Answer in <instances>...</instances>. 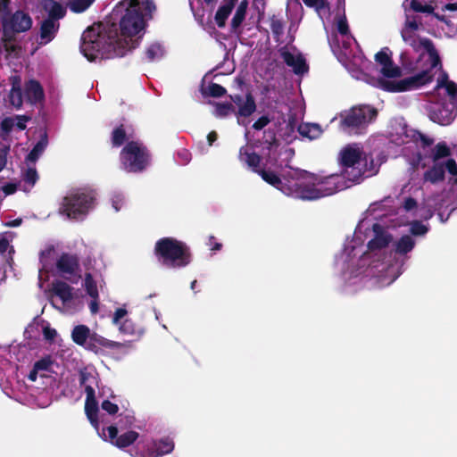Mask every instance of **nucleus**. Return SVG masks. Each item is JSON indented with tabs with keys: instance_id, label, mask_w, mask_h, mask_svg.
Wrapping results in <instances>:
<instances>
[{
	"instance_id": "1",
	"label": "nucleus",
	"mask_w": 457,
	"mask_h": 457,
	"mask_svg": "<svg viewBox=\"0 0 457 457\" xmlns=\"http://www.w3.org/2000/svg\"><path fill=\"white\" fill-rule=\"evenodd\" d=\"M436 208L431 197L424 198L419 206L413 198L404 201L400 217L397 221L391 220L390 225L375 223L372 226V238L368 242L364 251V230L366 223L361 221L351 239L345 243L343 251L336 257V267L343 279L350 286L361 283L366 277L378 278V286L386 287L393 283L400 275L397 266L386 260V247L392 242L393 236L390 228L409 225L410 231L414 236H423L428 231L427 225L418 221V219L428 220L433 216Z\"/></svg>"
},
{
	"instance_id": "2",
	"label": "nucleus",
	"mask_w": 457,
	"mask_h": 457,
	"mask_svg": "<svg viewBox=\"0 0 457 457\" xmlns=\"http://www.w3.org/2000/svg\"><path fill=\"white\" fill-rule=\"evenodd\" d=\"M420 25L408 16L401 31L403 40L419 54L411 70L415 73L408 78L399 79L401 70L394 65L388 48H383L375 55L379 66L380 75L372 77L370 81L373 86L388 92H405L420 88L431 82L442 69L440 57L432 42L419 36Z\"/></svg>"
},
{
	"instance_id": "3",
	"label": "nucleus",
	"mask_w": 457,
	"mask_h": 457,
	"mask_svg": "<svg viewBox=\"0 0 457 457\" xmlns=\"http://www.w3.org/2000/svg\"><path fill=\"white\" fill-rule=\"evenodd\" d=\"M155 6L150 0L138 2L129 0L125 13L120 20V36L108 41L103 34L102 25L95 24L84 31L80 50L90 62L104 56L109 57L111 52L115 55H123L125 49L130 50L138 46L145 34L146 19L151 16Z\"/></svg>"
},
{
	"instance_id": "4",
	"label": "nucleus",
	"mask_w": 457,
	"mask_h": 457,
	"mask_svg": "<svg viewBox=\"0 0 457 457\" xmlns=\"http://www.w3.org/2000/svg\"><path fill=\"white\" fill-rule=\"evenodd\" d=\"M338 4H344V0H337ZM302 3L312 9L323 23L324 29L328 33L329 45L337 55L338 61L347 69L352 76L357 79H367L371 75V63L367 61L361 53L355 52L356 45L354 37L349 31L345 11L338 10L332 19L331 0H288L287 12L293 8L300 10V17H303Z\"/></svg>"
},
{
	"instance_id": "5",
	"label": "nucleus",
	"mask_w": 457,
	"mask_h": 457,
	"mask_svg": "<svg viewBox=\"0 0 457 457\" xmlns=\"http://www.w3.org/2000/svg\"><path fill=\"white\" fill-rule=\"evenodd\" d=\"M341 173L321 175L303 171H294L293 178L303 182V187L287 188V193L300 197L301 200H317L332 195L338 191L358 183L367 173V157L358 144L344 146L338 154Z\"/></svg>"
},
{
	"instance_id": "6",
	"label": "nucleus",
	"mask_w": 457,
	"mask_h": 457,
	"mask_svg": "<svg viewBox=\"0 0 457 457\" xmlns=\"http://www.w3.org/2000/svg\"><path fill=\"white\" fill-rule=\"evenodd\" d=\"M435 77L436 85L425 109L433 122L446 126L457 115V84L450 80L442 69Z\"/></svg>"
},
{
	"instance_id": "7",
	"label": "nucleus",
	"mask_w": 457,
	"mask_h": 457,
	"mask_svg": "<svg viewBox=\"0 0 457 457\" xmlns=\"http://www.w3.org/2000/svg\"><path fill=\"white\" fill-rule=\"evenodd\" d=\"M239 160L253 171L258 173L265 182L278 189L285 195L300 199V197L290 195L286 191L287 188L303 187L302 180L293 178L294 171H303V170L290 168L282 173V178H278L274 172L259 167L260 157L248 145L240 148Z\"/></svg>"
},
{
	"instance_id": "8",
	"label": "nucleus",
	"mask_w": 457,
	"mask_h": 457,
	"mask_svg": "<svg viewBox=\"0 0 457 457\" xmlns=\"http://www.w3.org/2000/svg\"><path fill=\"white\" fill-rule=\"evenodd\" d=\"M32 26L30 16L21 11L13 13L9 19L3 20V37L0 43V53L7 59L18 57L20 48L13 43L12 33L29 30Z\"/></svg>"
},
{
	"instance_id": "9",
	"label": "nucleus",
	"mask_w": 457,
	"mask_h": 457,
	"mask_svg": "<svg viewBox=\"0 0 457 457\" xmlns=\"http://www.w3.org/2000/svg\"><path fill=\"white\" fill-rule=\"evenodd\" d=\"M158 260L168 267H183L189 263L190 255L187 245L176 239L165 237L155 245Z\"/></svg>"
},
{
	"instance_id": "10",
	"label": "nucleus",
	"mask_w": 457,
	"mask_h": 457,
	"mask_svg": "<svg viewBox=\"0 0 457 457\" xmlns=\"http://www.w3.org/2000/svg\"><path fill=\"white\" fill-rule=\"evenodd\" d=\"M94 197L90 193L81 189L74 190L63 197L59 212L69 220H82L92 209Z\"/></svg>"
},
{
	"instance_id": "11",
	"label": "nucleus",
	"mask_w": 457,
	"mask_h": 457,
	"mask_svg": "<svg viewBox=\"0 0 457 457\" xmlns=\"http://www.w3.org/2000/svg\"><path fill=\"white\" fill-rule=\"evenodd\" d=\"M52 303L64 314H74L83 308V297L67 283L56 280L52 284Z\"/></svg>"
},
{
	"instance_id": "12",
	"label": "nucleus",
	"mask_w": 457,
	"mask_h": 457,
	"mask_svg": "<svg viewBox=\"0 0 457 457\" xmlns=\"http://www.w3.org/2000/svg\"><path fill=\"white\" fill-rule=\"evenodd\" d=\"M97 373L94 367H86L80 370V384L87 394L85 411L92 426L98 429V404L96 400L95 389L98 387Z\"/></svg>"
},
{
	"instance_id": "13",
	"label": "nucleus",
	"mask_w": 457,
	"mask_h": 457,
	"mask_svg": "<svg viewBox=\"0 0 457 457\" xmlns=\"http://www.w3.org/2000/svg\"><path fill=\"white\" fill-rule=\"evenodd\" d=\"M149 154L139 142H130L120 153L122 168L129 172H138L149 164Z\"/></svg>"
},
{
	"instance_id": "14",
	"label": "nucleus",
	"mask_w": 457,
	"mask_h": 457,
	"mask_svg": "<svg viewBox=\"0 0 457 457\" xmlns=\"http://www.w3.org/2000/svg\"><path fill=\"white\" fill-rule=\"evenodd\" d=\"M342 129L351 133L370 123L377 116V110L370 105H360L341 113Z\"/></svg>"
},
{
	"instance_id": "15",
	"label": "nucleus",
	"mask_w": 457,
	"mask_h": 457,
	"mask_svg": "<svg viewBox=\"0 0 457 457\" xmlns=\"http://www.w3.org/2000/svg\"><path fill=\"white\" fill-rule=\"evenodd\" d=\"M174 448V443L170 438H163L158 442H149L140 438L131 449L130 455L133 457H160L170 453Z\"/></svg>"
},
{
	"instance_id": "16",
	"label": "nucleus",
	"mask_w": 457,
	"mask_h": 457,
	"mask_svg": "<svg viewBox=\"0 0 457 457\" xmlns=\"http://www.w3.org/2000/svg\"><path fill=\"white\" fill-rule=\"evenodd\" d=\"M72 341L80 346L93 350L96 345L108 346L110 342L95 332L86 325H77L71 331Z\"/></svg>"
},
{
	"instance_id": "17",
	"label": "nucleus",
	"mask_w": 457,
	"mask_h": 457,
	"mask_svg": "<svg viewBox=\"0 0 457 457\" xmlns=\"http://www.w3.org/2000/svg\"><path fill=\"white\" fill-rule=\"evenodd\" d=\"M96 430L102 439L111 443L118 448L128 447L139 439L138 433L133 430L127 431L118 436V428L115 426H110L106 428H103L102 430L98 428V429Z\"/></svg>"
},
{
	"instance_id": "18",
	"label": "nucleus",
	"mask_w": 457,
	"mask_h": 457,
	"mask_svg": "<svg viewBox=\"0 0 457 457\" xmlns=\"http://www.w3.org/2000/svg\"><path fill=\"white\" fill-rule=\"evenodd\" d=\"M55 266L58 274L72 283H77L81 278L79 260L76 255L62 254L56 260Z\"/></svg>"
},
{
	"instance_id": "19",
	"label": "nucleus",
	"mask_w": 457,
	"mask_h": 457,
	"mask_svg": "<svg viewBox=\"0 0 457 457\" xmlns=\"http://www.w3.org/2000/svg\"><path fill=\"white\" fill-rule=\"evenodd\" d=\"M453 175H457V164L454 160L448 159L445 163H434V165L426 170L423 174V184H437L445 179V170Z\"/></svg>"
},
{
	"instance_id": "20",
	"label": "nucleus",
	"mask_w": 457,
	"mask_h": 457,
	"mask_svg": "<svg viewBox=\"0 0 457 457\" xmlns=\"http://www.w3.org/2000/svg\"><path fill=\"white\" fill-rule=\"evenodd\" d=\"M232 101L237 107V118L239 125L247 126L249 124L248 117L252 115L255 110V102L252 96H235Z\"/></svg>"
},
{
	"instance_id": "21",
	"label": "nucleus",
	"mask_w": 457,
	"mask_h": 457,
	"mask_svg": "<svg viewBox=\"0 0 457 457\" xmlns=\"http://www.w3.org/2000/svg\"><path fill=\"white\" fill-rule=\"evenodd\" d=\"M281 57L295 74H303L307 71L308 67L305 59L297 49L284 48L281 50Z\"/></svg>"
},
{
	"instance_id": "22",
	"label": "nucleus",
	"mask_w": 457,
	"mask_h": 457,
	"mask_svg": "<svg viewBox=\"0 0 457 457\" xmlns=\"http://www.w3.org/2000/svg\"><path fill=\"white\" fill-rule=\"evenodd\" d=\"M20 188L24 192H29L38 180V174L35 163L25 161L21 171Z\"/></svg>"
},
{
	"instance_id": "23",
	"label": "nucleus",
	"mask_w": 457,
	"mask_h": 457,
	"mask_svg": "<svg viewBox=\"0 0 457 457\" xmlns=\"http://www.w3.org/2000/svg\"><path fill=\"white\" fill-rule=\"evenodd\" d=\"M112 324L116 326L119 332L123 335H133L135 333L134 323L128 317V311L125 306L115 310L112 315Z\"/></svg>"
},
{
	"instance_id": "24",
	"label": "nucleus",
	"mask_w": 457,
	"mask_h": 457,
	"mask_svg": "<svg viewBox=\"0 0 457 457\" xmlns=\"http://www.w3.org/2000/svg\"><path fill=\"white\" fill-rule=\"evenodd\" d=\"M59 29V22L54 19H46L43 21L40 26L38 44L45 46L50 43Z\"/></svg>"
},
{
	"instance_id": "25",
	"label": "nucleus",
	"mask_w": 457,
	"mask_h": 457,
	"mask_svg": "<svg viewBox=\"0 0 457 457\" xmlns=\"http://www.w3.org/2000/svg\"><path fill=\"white\" fill-rule=\"evenodd\" d=\"M56 259V250L53 245H46L40 253V262L42 268L39 270V286L42 287V278L45 272H48L53 268Z\"/></svg>"
},
{
	"instance_id": "26",
	"label": "nucleus",
	"mask_w": 457,
	"mask_h": 457,
	"mask_svg": "<svg viewBox=\"0 0 457 457\" xmlns=\"http://www.w3.org/2000/svg\"><path fill=\"white\" fill-rule=\"evenodd\" d=\"M403 7L405 12L411 9L417 12L432 13L437 3L436 0H404Z\"/></svg>"
},
{
	"instance_id": "27",
	"label": "nucleus",
	"mask_w": 457,
	"mask_h": 457,
	"mask_svg": "<svg viewBox=\"0 0 457 457\" xmlns=\"http://www.w3.org/2000/svg\"><path fill=\"white\" fill-rule=\"evenodd\" d=\"M24 97L32 104L41 103L44 99V90L39 82L34 79L28 81L24 87Z\"/></svg>"
},
{
	"instance_id": "28",
	"label": "nucleus",
	"mask_w": 457,
	"mask_h": 457,
	"mask_svg": "<svg viewBox=\"0 0 457 457\" xmlns=\"http://www.w3.org/2000/svg\"><path fill=\"white\" fill-rule=\"evenodd\" d=\"M237 3H238V0H224L222 2L214 17L215 22L219 27H224Z\"/></svg>"
},
{
	"instance_id": "29",
	"label": "nucleus",
	"mask_w": 457,
	"mask_h": 457,
	"mask_svg": "<svg viewBox=\"0 0 457 457\" xmlns=\"http://www.w3.org/2000/svg\"><path fill=\"white\" fill-rule=\"evenodd\" d=\"M12 89L9 94V103L15 108H20L22 105L23 96L21 90V79L17 76L12 77Z\"/></svg>"
},
{
	"instance_id": "30",
	"label": "nucleus",
	"mask_w": 457,
	"mask_h": 457,
	"mask_svg": "<svg viewBox=\"0 0 457 457\" xmlns=\"http://www.w3.org/2000/svg\"><path fill=\"white\" fill-rule=\"evenodd\" d=\"M44 9L49 15L48 19H54L57 21L59 19H62L66 12L65 7L54 0H46Z\"/></svg>"
},
{
	"instance_id": "31",
	"label": "nucleus",
	"mask_w": 457,
	"mask_h": 457,
	"mask_svg": "<svg viewBox=\"0 0 457 457\" xmlns=\"http://www.w3.org/2000/svg\"><path fill=\"white\" fill-rule=\"evenodd\" d=\"M47 144H48L47 137H46V134L44 133V134H42L40 140L35 145L33 149L28 154L25 161L36 163L37 159L41 156V154L44 153L45 149L46 148Z\"/></svg>"
},
{
	"instance_id": "32",
	"label": "nucleus",
	"mask_w": 457,
	"mask_h": 457,
	"mask_svg": "<svg viewBox=\"0 0 457 457\" xmlns=\"http://www.w3.org/2000/svg\"><path fill=\"white\" fill-rule=\"evenodd\" d=\"M299 133L310 139L318 138L322 134V129L316 123H303L298 128Z\"/></svg>"
},
{
	"instance_id": "33",
	"label": "nucleus",
	"mask_w": 457,
	"mask_h": 457,
	"mask_svg": "<svg viewBox=\"0 0 457 457\" xmlns=\"http://www.w3.org/2000/svg\"><path fill=\"white\" fill-rule=\"evenodd\" d=\"M248 8V1L247 0H242L238 3L235 14L231 21V26L234 29H237L242 22L244 21L246 11Z\"/></svg>"
},
{
	"instance_id": "34",
	"label": "nucleus",
	"mask_w": 457,
	"mask_h": 457,
	"mask_svg": "<svg viewBox=\"0 0 457 457\" xmlns=\"http://www.w3.org/2000/svg\"><path fill=\"white\" fill-rule=\"evenodd\" d=\"M82 287L89 297H99L97 282L90 273H87L83 278Z\"/></svg>"
},
{
	"instance_id": "35",
	"label": "nucleus",
	"mask_w": 457,
	"mask_h": 457,
	"mask_svg": "<svg viewBox=\"0 0 457 457\" xmlns=\"http://www.w3.org/2000/svg\"><path fill=\"white\" fill-rule=\"evenodd\" d=\"M39 325L41 327L43 337L46 341L49 343L58 342L59 335L55 328H52L46 320H40Z\"/></svg>"
},
{
	"instance_id": "36",
	"label": "nucleus",
	"mask_w": 457,
	"mask_h": 457,
	"mask_svg": "<svg viewBox=\"0 0 457 457\" xmlns=\"http://www.w3.org/2000/svg\"><path fill=\"white\" fill-rule=\"evenodd\" d=\"M415 245V241L410 236H403L395 244V251L398 253L403 254L411 252Z\"/></svg>"
},
{
	"instance_id": "37",
	"label": "nucleus",
	"mask_w": 457,
	"mask_h": 457,
	"mask_svg": "<svg viewBox=\"0 0 457 457\" xmlns=\"http://www.w3.org/2000/svg\"><path fill=\"white\" fill-rule=\"evenodd\" d=\"M450 154V150L448 146L444 144L440 143L437 144L431 152V158L434 162V163H442L440 162V159L447 157Z\"/></svg>"
},
{
	"instance_id": "38",
	"label": "nucleus",
	"mask_w": 457,
	"mask_h": 457,
	"mask_svg": "<svg viewBox=\"0 0 457 457\" xmlns=\"http://www.w3.org/2000/svg\"><path fill=\"white\" fill-rule=\"evenodd\" d=\"M165 54L164 47L159 43L152 44L146 50L147 57L154 61L162 58Z\"/></svg>"
},
{
	"instance_id": "39",
	"label": "nucleus",
	"mask_w": 457,
	"mask_h": 457,
	"mask_svg": "<svg viewBox=\"0 0 457 457\" xmlns=\"http://www.w3.org/2000/svg\"><path fill=\"white\" fill-rule=\"evenodd\" d=\"M94 0H71L69 2L70 9L74 12H82L87 9Z\"/></svg>"
},
{
	"instance_id": "40",
	"label": "nucleus",
	"mask_w": 457,
	"mask_h": 457,
	"mask_svg": "<svg viewBox=\"0 0 457 457\" xmlns=\"http://www.w3.org/2000/svg\"><path fill=\"white\" fill-rule=\"evenodd\" d=\"M204 93L211 96L218 97L223 96L226 93V89L218 84H211L204 89Z\"/></svg>"
},
{
	"instance_id": "41",
	"label": "nucleus",
	"mask_w": 457,
	"mask_h": 457,
	"mask_svg": "<svg viewBox=\"0 0 457 457\" xmlns=\"http://www.w3.org/2000/svg\"><path fill=\"white\" fill-rule=\"evenodd\" d=\"M126 132L122 127L115 129L112 132V142L114 146H120L125 140Z\"/></svg>"
},
{
	"instance_id": "42",
	"label": "nucleus",
	"mask_w": 457,
	"mask_h": 457,
	"mask_svg": "<svg viewBox=\"0 0 457 457\" xmlns=\"http://www.w3.org/2000/svg\"><path fill=\"white\" fill-rule=\"evenodd\" d=\"M15 120L13 117H8L3 120L1 128L4 136H7L10 132L15 129Z\"/></svg>"
},
{
	"instance_id": "43",
	"label": "nucleus",
	"mask_w": 457,
	"mask_h": 457,
	"mask_svg": "<svg viewBox=\"0 0 457 457\" xmlns=\"http://www.w3.org/2000/svg\"><path fill=\"white\" fill-rule=\"evenodd\" d=\"M12 237V234L10 232L0 234V253H3L8 250Z\"/></svg>"
},
{
	"instance_id": "44",
	"label": "nucleus",
	"mask_w": 457,
	"mask_h": 457,
	"mask_svg": "<svg viewBox=\"0 0 457 457\" xmlns=\"http://www.w3.org/2000/svg\"><path fill=\"white\" fill-rule=\"evenodd\" d=\"M233 112V106L230 104H218L216 105L215 115L224 117Z\"/></svg>"
},
{
	"instance_id": "45",
	"label": "nucleus",
	"mask_w": 457,
	"mask_h": 457,
	"mask_svg": "<svg viewBox=\"0 0 457 457\" xmlns=\"http://www.w3.org/2000/svg\"><path fill=\"white\" fill-rule=\"evenodd\" d=\"M51 364V361L46 358L37 361L34 367L40 372V377H44L45 372L50 370Z\"/></svg>"
},
{
	"instance_id": "46",
	"label": "nucleus",
	"mask_w": 457,
	"mask_h": 457,
	"mask_svg": "<svg viewBox=\"0 0 457 457\" xmlns=\"http://www.w3.org/2000/svg\"><path fill=\"white\" fill-rule=\"evenodd\" d=\"M112 205L115 212L120 211L125 204L124 195L120 193H115L112 196Z\"/></svg>"
},
{
	"instance_id": "47",
	"label": "nucleus",
	"mask_w": 457,
	"mask_h": 457,
	"mask_svg": "<svg viewBox=\"0 0 457 457\" xmlns=\"http://www.w3.org/2000/svg\"><path fill=\"white\" fill-rule=\"evenodd\" d=\"M102 409L109 414H115L119 410L117 404L112 403L109 400H105L102 403Z\"/></svg>"
},
{
	"instance_id": "48",
	"label": "nucleus",
	"mask_w": 457,
	"mask_h": 457,
	"mask_svg": "<svg viewBox=\"0 0 457 457\" xmlns=\"http://www.w3.org/2000/svg\"><path fill=\"white\" fill-rule=\"evenodd\" d=\"M284 25L281 21L278 19H272L271 21V30L277 36H279L283 32Z\"/></svg>"
},
{
	"instance_id": "49",
	"label": "nucleus",
	"mask_w": 457,
	"mask_h": 457,
	"mask_svg": "<svg viewBox=\"0 0 457 457\" xmlns=\"http://www.w3.org/2000/svg\"><path fill=\"white\" fill-rule=\"evenodd\" d=\"M15 120V129L21 131L26 129V123L28 121V117L26 116H16L13 117Z\"/></svg>"
},
{
	"instance_id": "50",
	"label": "nucleus",
	"mask_w": 457,
	"mask_h": 457,
	"mask_svg": "<svg viewBox=\"0 0 457 457\" xmlns=\"http://www.w3.org/2000/svg\"><path fill=\"white\" fill-rule=\"evenodd\" d=\"M270 122V119L267 116L260 117L253 125V129L259 130L268 125Z\"/></svg>"
},
{
	"instance_id": "51",
	"label": "nucleus",
	"mask_w": 457,
	"mask_h": 457,
	"mask_svg": "<svg viewBox=\"0 0 457 457\" xmlns=\"http://www.w3.org/2000/svg\"><path fill=\"white\" fill-rule=\"evenodd\" d=\"M1 189L4 192V195L6 196V195L15 193V191L17 190V185L14 183H8L6 185H4L1 187Z\"/></svg>"
},
{
	"instance_id": "52",
	"label": "nucleus",
	"mask_w": 457,
	"mask_h": 457,
	"mask_svg": "<svg viewBox=\"0 0 457 457\" xmlns=\"http://www.w3.org/2000/svg\"><path fill=\"white\" fill-rule=\"evenodd\" d=\"M91 302L89 303V310L92 314H96L99 311V303L98 297H91Z\"/></svg>"
},
{
	"instance_id": "53",
	"label": "nucleus",
	"mask_w": 457,
	"mask_h": 457,
	"mask_svg": "<svg viewBox=\"0 0 457 457\" xmlns=\"http://www.w3.org/2000/svg\"><path fill=\"white\" fill-rule=\"evenodd\" d=\"M37 376H40V372L33 367L32 370L29 372L28 378L30 381L34 382L37 380Z\"/></svg>"
},
{
	"instance_id": "54",
	"label": "nucleus",
	"mask_w": 457,
	"mask_h": 457,
	"mask_svg": "<svg viewBox=\"0 0 457 457\" xmlns=\"http://www.w3.org/2000/svg\"><path fill=\"white\" fill-rule=\"evenodd\" d=\"M443 11H457V3L447 4L442 7Z\"/></svg>"
},
{
	"instance_id": "55",
	"label": "nucleus",
	"mask_w": 457,
	"mask_h": 457,
	"mask_svg": "<svg viewBox=\"0 0 457 457\" xmlns=\"http://www.w3.org/2000/svg\"><path fill=\"white\" fill-rule=\"evenodd\" d=\"M420 137L421 144L423 145V147H424L423 151H424V153H427L425 147L430 145L433 143V141L431 139L425 137L424 136H421V135L420 136Z\"/></svg>"
},
{
	"instance_id": "56",
	"label": "nucleus",
	"mask_w": 457,
	"mask_h": 457,
	"mask_svg": "<svg viewBox=\"0 0 457 457\" xmlns=\"http://www.w3.org/2000/svg\"><path fill=\"white\" fill-rule=\"evenodd\" d=\"M6 151L4 149L0 150V170L5 164Z\"/></svg>"
},
{
	"instance_id": "57",
	"label": "nucleus",
	"mask_w": 457,
	"mask_h": 457,
	"mask_svg": "<svg viewBox=\"0 0 457 457\" xmlns=\"http://www.w3.org/2000/svg\"><path fill=\"white\" fill-rule=\"evenodd\" d=\"M209 145H212L217 139V134L214 131H212L208 134L207 137Z\"/></svg>"
},
{
	"instance_id": "58",
	"label": "nucleus",
	"mask_w": 457,
	"mask_h": 457,
	"mask_svg": "<svg viewBox=\"0 0 457 457\" xmlns=\"http://www.w3.org/2000/svg\"><path fill=\"white\" fill-rule=\"evenodd\" d=\"M5 8H6V1L5 0L0 1V15L5 10Z\"/></svg>"
},
{
	"instance_id": "59",
	"label": "nucleus",
	"mask_w": 457,
	"mask_h": 457,
	"mask_svg": "<svg viewBox=\"0 0 457 457\" xmlns=\"http://www.w3.org/2000/svg\"><path fill=\"white\" fill-rule=\"evenodd\" d=\"M21 224V220H15L12 222H9L7 225L11 227H17Z\"/></svg>"
},
{
	"instance_id": "60",
	"label": "nucleus",
	"mask_w": 457,
	"mask_h": 457,
	"mask_svg": "<svg viewBox=\"0 0 457 457\" xmlns=\"http://www.w3.org/2000/svg\"><path fill=\"white\" fill-rule=\"evenodd\" d=\"M126 419H127L128 424H132L134 421V418L132 416L128 415V416H126Z\"/></svg>"
},
{
	"instance_id": "61",
	"label": "nucleus",
	"mask_w": 457,
	"mask_h": 457,
	"mask_svg": "<svg viewBox=\"0 0 457 457\" xmlns=\"http://www.w3.org/2000/svg\"><path fill=\"white\" fill-rule=\"evenodd\" d=\"M182 154H183V158H184L185 162H188V155H189L188 153L185 151L182 153Z\"/></svg>"
},
{
	"instance_id": "62",
	"label": "nucleus",
	"mask_w": 457,
	"mask_h": 457,
	"mask_svg": "<svg viewBox=\"0 0 457 457\" xmlns=\"http://www.w3.org/2000/svg\"><path fill=\"white\" fill-rule=\"evenodd\" d=\"M221 245L219 243H215V245L212 247V250H219Z\"/></svg>"
},
{
	"instance_id": "63",
	"label": "nucleus",
	"mask_w": 457,
	"mask_h": 457,
	"mask_svg": "<svg viewBox=\"0 0 457 457\" xmlns=\"http://www.w3.org/2000/svg\"><path fill=\"white\" fill-rule=\"evenodd\" d=\"M416 162H417V164H420V162H421V155H420V154H419V155H418V158H417V161H416Z\"/></svg>"
},
{
	"instance_id": "64",
	"label": "nucleus",
	"mask_w": 457,
	"mask_h": 457,
	"mask_svg": "<svg viewBox=\"0 0 457 457\" xmlns=\"http://www.w3.org/2000/svg\"><path fill=\"white\" fill-rule=\"evenodd\" d=\"M195 284H196V281H195H195H193V282L191 283V288H192V289H194V288H195Z\"/></svg>"
}]
</instances>
